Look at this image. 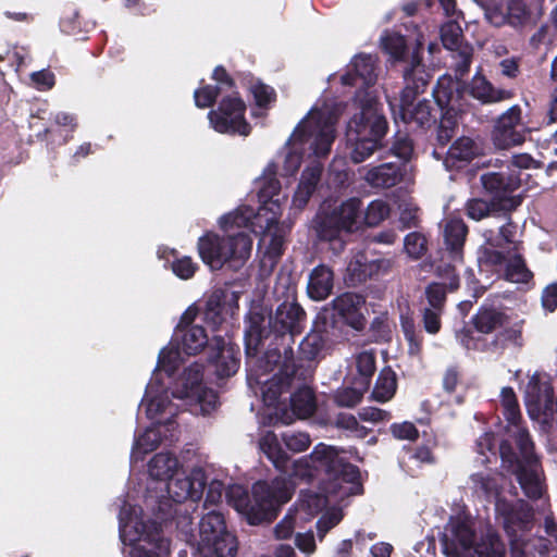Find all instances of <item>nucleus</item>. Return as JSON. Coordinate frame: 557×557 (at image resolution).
Instances as JSON below:
<instances>
[{"instance_id": "obj_1", "label": "nucleus", "mask_w": 557, "mask_h": 557, "mask_svg": "<svg viewBox=\"0 0 557 557\" xmlns=\"http://www.w3.org/2000/svg\"><path fill=\"white\" fill-rule=\"evenodd\" d=\"M306 311L295 301L280 304L274 314L251 310L245 319V354L257 375L274 372L283 360V374L307 375L308 370L290 363L295 335L305 329Z\"/></svg>"}, {"instance_id": "obj_2", "label": "nucleus", "mask_w": 557, "mask_h": 557, "mask_svg": "<svg viewBox=\"0 0 557 557\" xmlns=\"http://www.w3.org/2000/svg\"><path fill=\"white\" fill-rule=\"evenodd\" d=\"M308 476H322L320 492L301 491L300 508L310 516L320 513L329 504L327 495H338L344 483L360 484V470L339 456L338 451L323 443L318 444L304 460Z\"/></svg>"}, {"instance_id": "obj_3", "label": "nucleus", "mask_w": 557, "mask_h": 557, "mask_svg": "<svg viewBox=\"0 0 557 557\" xmlns=\"http://www.w3.org/2000/svg\"><path fill=\"white\" fill-rule=\"evenodd\" d=\"M294 494V486L282 476L270 481L259 480L252 484L251 496L240 486L232 487L227 493L228 503L246 517L250 525L273 522L284 504Z\"/></svg>"}, {"instance_id": "obj_4", "label": "nucleus", "mask_w": 557, "mask_h": 557, "mask_svg": "<svg viewBox=\"0 0 557 557\" xmlns=\"http://www.w3.org/2000/svg\"><path fill=\"white\" fill-rule=\"evenodd\" d=\"M339 337V335L327 326V318H325V313L322 314V318L315 317L311 331L304 337L298 346V357L296 358L293 355L290 358L292 364H296L297 367L300 364L308 370L307 375L300 376L298 373L292 374L289 371H286L287 377H285L283 374V361L278 362L274 370L276 372L271 380L267 382L263 388L262 393L264 400L269 404H274L278 401L282 393L288 389L296 379H311L312 367L310 363L314 361L327 346L333 344Z\"/></svg>"}, {"instance_id": "obj_5", "label": "nucleus", "mask_w": 557, "mask_h": 557, "mask_svg": "<svg viewBox=\"0 0 557 557\" xmlns=\"http://www.w3.org/2000/svg\"><path fill=\"white\" fill-rule=\"evenodd\" d=\"M388 122L376 103L367 101L347 124L346 149L349 160L359 164L383 148Z\"/></svg>"}, {"instance_id": "obj_6", "label": "nucleus", "mask_w": 557, "mask_h": 557, "mask_svg": "<svg viewBox=\"0 0 557 557\" xmlns=\"http://www.w3.org/2000/svg\"><path fill=\"white\" fill-rule=\"evenodd\" d=\"M515 445L519 453L515 450L509 440L500 442L499 455L503 467L516 475L525 496L536 500L543 495V487L537 473L540 460L534 451V443L528 430H521L516 434Z\"/></svg>"}, {"instance_id": "obj_7", "label": "nucleus", "mask_w": 557, "mask_h": 557, "mask_svg": "<svg viewBox=\"0 0 557 557\" xmlns=\"http://www.w3.org/2000/svg\"><path fill=\"white\" fill-rule=\"evenodd\" d=\"M251 250L252 238L245 232L220 236L207 231L197 240L198 255L212 271H219L224 265L234 271L239 270L249 259Z\"/></svg>"}, {"instance_id": "obj_8", "label": "nucleus", "mask_w": 557, "mask_h": 557, "mask_svg": "<svg viewBox=\"0 0 557 557\" xmlns=\"http://www.w3.org/2000/svg\"><path fill=\"white\" fill-rule=\"evenodd\" d=\"M362 201L351 197L332 209H321L312 220V228L320 242H329L334 253L344 251L346 243L343 233L358 228Z\"/></svg>"}, {"instance_id": "obj_9", "label": "nucleus", "mask_w": 557, "mask_h": 557, "mask_svg": "<svg viewBox=\"0 0 557 557\" xmlns=\"http://www.w3.org/2000/svg\"><path fill=\"white\" fill-rule=\"evenodd\" d=\"M544 0H488L484 4L486 20L496 27L508 25L522 30L536 25L543 14Z\"/></svg>"}, {"instance_id": "obj_10", "label": "nucleus", "mask_w": 557, "mask_h": 557, "mask_svg": "<svg viewBox=\"0 0 557 557\" xmlns=\"http://www.w3.org/2000/svg\"><path fill=\"white\" fill-rule=\"evenodd\" d=\"M119 520L120 540L131 546L129 557H160L161 553H170V541L163 536V530L158 523H141V529L134 527V534L129 536L123 510Z\"/></svg>"}, {"instance_id": "obj_11", "label": "nucleus", "mask_w": 557, "mask_h": 557, "mask_svg": "<svg viewBox=\"0 0 557 557\" xmlns=\"http://www.w3.org/2000/svg\"><path fill=\"white\" fill-rule=\"evenodd\" d=\"M247 106L238 91L222 96L215 109L208 112L210 126L220 134L248 136L251 125L246 120Z\"/></svg>"}, {"instance_id": "obj_12", "label": "nucleus", "mask_w": 557, "mask_h": 557, "mask_svg": "<svg viewBox=\"0 0 557 557\" xmlns=\"http://www.w3.org/2000/svg\"><path fill=\"white\" fill-rule=\"evenodd\" d=\"M199 537L203 549L216 557H234L237 554V537L227 530L223 513L211 510L199 522Z\"/></svg>"}, {"instance_id": "obj_13", "label": "nucleus", "mask_w": 557, "mask_h": 557, "mask_svg": "<svg viewBox=\"0 0 557 557\" xmlns=\"http://www.w3.org/2000/svg\"><path fill=\"white\" fill-rule=\"evenodd\" d=\"M480 181L496 210L510 213L522 203L523 197L515 195L522 184L520 172H487L481 175Z\"/></svg>"}, {"instance_id": "obj_14", "label": "nucleus", "mask_w": 557, "mask_h": 557, "mask_svg": "<svg viewBox=\"0 0 557 557\" xmlns=\"http://www.w3.org/2000/svg\"><path fill=\"white\" fill-rule=\"evenodd\" d=\"M363 302L362 296L355 293H344L334 298L330 307L320 310L317 317L322 318V314L325 313L327 326L339 336H342L345 325L356 331H362L366 326V318L360 312Z\"/></svg>"}, {"instance_id": "obj_15", "label": "nucleus", "mask_w": 557, "mask_h": 557, "mask_svg": "<svg viewBox=\"0 0 557 557\" xmlns=\"http://www.w3.org/2000/svg\"><path fill=\"white\" fill-rule=\"evenodd\" d=\"M425 90L420 86H405L400 92L397 116L413 129L426 131L436 124L435 109L428 99L417 100Z\"/></svg>"}, {"instance_id": "obj_16", "label": "nucleus", "mask_w": 557, "mask_h": 557, "mask_svg": "<svg viewBox=\"0 0 557 557\" xmlns=\"http://www.w3.org/2000/svg\"><path fill=\"white\" fill-rule=\"evenodd\" d=\"M525 324L524 319H516L498 330L490 343L481 337L474 338L471 330H463L461 333V344L467 349L481 350V351H500L503 352L509 344L515 347L521 348L523 346V327Z\"/></svg>"}, {"instance_id": "obj_17", "label": "nucleus", "mask_w": 557, "mask_h": 557, "mask_svg": "<svg viewBox=\"0 0 557 557\" xmlns=\"http://www.w3.org/2000/svg\"><path fill=\"white\" fill-rule=\"evenodd\" d=\"M527 128L522 123L521 107L515 104L506 110L495 121L491 139L495 148L509 149L519 146L525 140Z\"/></svg>"}, {"instance_id": "obj_18", "label": "nucleus", "mask_w": 557, "mask_h": 557, "mask_svg": "<svg viewBox=\"0 0 557 557\" xmlns=\"http://www.w3.org/2000/svg\"><path fill=\"white\" fill-rule=\"evenodd\" d=\"M208 362L219 379L234 375L240 364L239 346L222 336H213L209 345Z\"/></svg>"}, {"instance_id": "obj_19", "label": "nucleus", "mask_w": 557, "mask_h": 557, "mask_svg": "<svg viewBox=\"0 0 557 557\" xmlns=\"http://www.w3.org/2000/svg\"><path fill=\"white\" fill-rule=\"evenodd\" d=\"M507 310L500 296L487 297L472 315L471 324L480 334H492L509 323Z\"/></svg>"}, {"instance_id": "obj_20", "label": "nucleus", "mask_w": 557, "mask_h": 557, "mask_svg": "<svg viewBox=\"0 0 557 557\" xmlns=\"http://www.w3.org/2000/svg\"><path fill=\"white\" fill-rule=\"evenodd\" d=\"M524 397L530 413L536 411L546 419H554L555 391L550 383L533 375L527 384Z\"/></svg>"}, {"instance_id": "obj_21", "label": "nucleus", "mask_w": 557, "mask_h": 557, "mask_svg": "<svg viewBox=\"0 0 557 557\" xmlns=\"http://www.w3.org/2000/svg\"><path fill=\"white\" fill-rule=\"evenodd\" d=\"M375 59L371 54L358 53L349 64V70L342 75L344 86L367 88L375 84Z\"/></svg>"}, {"instance_id": "obj_22", "label": "nucleus", "mask_w": 557, "mask_h": 557, "mask_svg": "<svg viewBox=\"0 0 557 557\" xmlns=\"http://www.w3.org/2000/svg\"><path fill=\"white\" fill-rule=\"evenodd\" d=\"M469 233L468 225L461 219H449L443 230V251L446 258L456 263L463 262L465 244Z\"/></svg>"}, {"instance_id": "obj_23", "label": "nucleus", "mask_w": 557, "mask_h": 557, "mask_svg": "<svg viewBox=\"0 0 557 557\" xmlns=\"http://www.w3.org/2000/svg\"><path fill=\"white\" fill-rule=\"evenodd\" d=\"M522 235L523 228H520L510 216L497 231L488 228L483 232L485 245L505 248L508 253L523 250Z\"/></svg>"}, {"instance_id": "obj_24", "label": "nucleus", "mask_w": 557, "mask_h": 557, "mask_svg": "<svg viewBox=\"0 0 557 557\" xmlns=\"http://www.w3.org/2000/svg\"><path fill=\"white\" fill-rule=\"evenodd\" d=\"M532 518L533 515L529 511H510L506 515L504 529L509 537L511 557H529L527 554L528 543L517 534V529L520 531L529 530Z\"/></svg>"}, {"instance_id": "obj_25", "label": "nucleus", "mask_w": 557, "mask_h": 557, "mask_svg": "<svg viewBox=\"0 0 557 557\" xmlns=\"http://www.w3.org/2000/svg\"><path fill=\"white\" fill-rule=\"evenodd\" d=\"M315 129L317 126L312 128L309 122L302 120L295 127L292 137L295 141L305 144L310 137L314 136L312 143L313 153L318 157H325L331 151L332 144L335 139L334 129L329 126L319 129L317 133Z\"/></svg>"}, {"instance_id": "obj_26", "label": "nucleus", "mask_w": 557, "mask_h": 557, "mask_svg": "<svg viewBox=\"0 0 557 557\" xmlns=\"http://www.w3.org/2000/svg\"><path fill=\"white\" fill-rule=\"evenodd\" d=\"M307 381L308 380L296 379L293 382V385L282 393L284 394L289 392L292 388H295V391L290 394L289 403L292 412L298 419H307L312 417L318 408L315 391L313 387L308 385Z\"/></svg>"}, {"instance_id": "obj_27", "label": "nucleus", "mask_w": 557, "mask_h": 557, "mask_svg": "<svg viewBox=\"0 0 557 557\" xmlns=\"http://www.w3.org/2000/svg\"><path fill=\"white\" fill-rule=\"evenodd\" d=\"M405 175L404 164L385 162L367 170L363 180L375 189H389L398 185Z\"/></svg>"}, {"instance_id": "obj_28", "label": "nucleus", "mask_w": 557, "mask_h": 557, "mask_svg": "<svg viewBox=\"0 0 557 557\" xmlns=\"http://www.w3.org/2000/svg\"><path fill=\"white\" fill-rule=\"evenodd\" d=\"M482 154L481 146L469 136H460L451 143L446 151L445 164L451 168H462Z\"/></svg>"}, {"instance_id": "obj_29", "label": "nucleus", "mask_w": 557, "mask_h": 557, "mask_svg": "<svg viewBox=\"0 0 557 557\" xmlns=\"http://www.w3.org/2000/svg\"><path fill=\"white\" fill-rule=\"evenodd\" d=\"M387 267V260H368L364 255H359L348 263L346 280L350 285L356 286L386 271Z\"/></svg>"}, {"instance_id": "obj_30", "label": "nucleus", "mask_w": 557, "mask_h": 557, "mask_svg": "<svg viewBox=\"0 0 557 557\" xmlns=\"http://www.w3.org/2000/svg\"><path fill=\"white\" fill-rule=\"evenodd\" d=\"M334 272L326 264H319L309 274L307 293L313 300H324L333 292Z\"/></svg>"}, {"instance_id": "obj_31", "label": "nucleus", "mask_w": 557, "mask_h": 557, "mask_svg": "<svg viewBox=\"0 0 557 557\" xmlns=\"http://www.w3.org/2000/svg\"><path fill=\"white\" fill-rule=\"evenodd\" d=\"M323 168L321 164L307 166L300 176L296 191L293 196V206L302 210L314 194L318 184L321 181Z\"/></svg>"}, {"instance_id": "obj_32", "label": "nucleus", "mask_w": 557, "mask_h": 557, "mask_svg": "<svg viewBox=\"0 0 557 557\" xmlns=\"http://www.w3.org/2000/svg\"><path fill=\"white\" fill-rule=\"evenodd\" d=\"M458 111L457 109H448L441 113L437 125L434 131L435 146L432 154L436 160L443 159V153L437 151V148L444 149L455 137L458 128Z\"/></svg>"}, {"instance_id": "obj_33", "label": "nucleus", "mask_w": 557, "mask_h": 557, "mask_svg": "<svg viewBox=\"0 0 557 557\" xmlns=\"http://www.w3.org/2000/svg\"><path fill=\"white\" fill-rule=\"evenodd\" d=\"M469 94L482 103L500 102L515 96L512 90L495 88L490 81L478 74L474 75L469 85Z\"/></svg>"}, {"instance_id": "obj_34", "label": "nucleus", "mask_w": 557, "mask_h": 557, "mask_svg": "<svg viewBox=\"0 0 557 557\" xmlns=\"http://www.w3.org/2000/svg\"><path fill=\"white\" fill-rule=\"evenodd\" d=\"M451 540L445 544L447 554L458 555L459 550H468L473 547L475 532L471 525L460 518L450 519Z\"/></svg>"}, {"instance_id": "obj_35", "label": "nucleus", "mask_w": 557, "mask_h": 557, "mask_svg": "<svg viewBox=\"0 0 557 557\" xmlns=\"http://www.w3.org/2000/svg\"><path fill=\"white\" fill-rule=\"evenodd\" d=\"M281 191V182L275 175V172H271L270 174H264L259 181V190H258V200L261 203L260 210L269 209L272 211L273 216L269 219L270 222H273L277 219V214H280V203L278 200H273L275 196H278Z\"/></svg>"}, {"instance_id": "obj_36", "label": "nucleus", "mask_w": 557, "mask_h": 557, "mask_svg": "<svg viewBox=\"0 0 557 557\" xmlns=\"http://www.w3.org/2000/svg\"><path fill=\"white\" fill-rule=\"evenodd\" d=\"M433 97L441 109V113L448 109H456L455 102H458L461 98L459 82H455L450 77L440 78L433 89Z\"/></svg>"}, {"instance_id": "obj_37", "label": "nucleus", "mask_w": 557, "mask_h": 557, "mask_svg": "<svg viewBox=\"0 0 557 557\" xmlns=\"http://www.w3.org/2000/svg\"><path fill=\"white\" fill-rule=\"evenodd\" d=\"M226 293L223 289L213 290L205 304L203 320L216 330L225 320Z\"/></svg>"}, {"instance_id": "obj_38", "label": "nucleus", "mask_w": 557, "mask_h": 557, "mask_svg": "<svg viewBox=\"0 0 557 557\" xmlns=\"http://www.w3.org/2000/svg\"><path fill=\"white\" fill-rule=\"evenodd\" d=\"M431 78L432 75L425 70L419 50L413 51L408 66L404 70L405 86H420V90H426Z\"/></svg>"}, {"instance_id": "obj_39", "label": "nucleus", "mask_w": 557, "mask_h": 557, "mask_svg": "<svg viewBox=\"0 0 557 557\" xmlns=\"http://www.w3.org/2000/svg\"><path fill=\"white\" fill-rule=\"evenodd\" d=\"M181 336L180 346L183 352L193 356L200 352L209 343L207 332L201 325H193L181 332H176Z\"/></svg>"}, {"instance_id": "obj_40", "label": "nucleus", "mask_w": 557, "mask_h": 557, "mask_svg": "<svg viewBox=\"0 0 557 557\" xmlns=\"http://www.w3.org/2000/svg\"><path fill=\"white\" fill-rule=\"evenodd\" d=\"M397 389V376L391 367H384L376 379L375 385L371 393V398L379 403L391 400Z\"/></svg>"}, {"instance_id": "obj_41", "label": "nucleus", "mask_w": 557, "mask_h": 557, "mask_svg": "<svg viewBox=\"0 0 557 557\" xmlns=\"http://www.w3.org/2000/svg\"><path fill=\"white\" fill-rule=\"evenodd\" d=\"M177 468L178 460L171 453H158L148 463V471L150 476L159 481L171 479Z\"/></svg>"}, {"instance_id": "obj_42", "label": "nucleus", "mask_w": 557, "mask_h": 557, "mask_svg": "<svg viewBox=\"0 0 557 557\" xmlns=\"http://www.w3.org/2000/svg\"><path fill=\"white\" fill-rule=\"evenodd\" d=\"M260 448L277 470L286 471L289 457L283 450L277 436L273 432H268L260 440Z\"/></svg>"}, {"instance_id": "obj_43", "label": "nucleus", "mask_w": 557, "mask_h": 557, "mask_svg": "<svg viewBox=\"0 0 557 557\" xmlns=\"http://www.w3.org/2000/svg\"><path fill=\"white\" fill-rule=\"evenodd\" d=\"M180 507L181 505L175 503L170 495L169 497L162 496L157 500L156 506L152 508L154 520L137 521L134 527L141 529V523L156 522L162 529L163 523L166 524L176 518L181 512Z\"/></svg>"}, {"instance_id": "obj_44", "label": "nucleus", "mask_w": 557, "mask_h": 557, "mask_svg": "<svg viewBox=\"0 0 557 557\" xmlns=\"http://www.w3.org/2000/svg\"><path fill=\"white\" fill-rule=\"evenodd\" d=\"M168 494L173 500L182 505L187 499L195 500L199 497L198 491L194 487V482L188 478H173L168 480Z\"/></svg>"}, {"instance_id": "obj_45", "label": "nucleus", "mask_w": 557, "mask_h": 557, "mask_svg": "<svg viewBox=\"0 0 557 557\" xmlns=\"http://www.w3.org/2000/svg\"><path fill=\"white\" fill-rule=\"evenodd\" d=\"M400 327L404 337L408 343V352L411 356H418L422 351L423 335L417 330L414 319L411 314H400Z\"/></svg>"}, {"instance_id": "obj_46", "label": "nucleus", "mask_w": 557, "mask_h": 557, "mask_svg": "<svg viewBox=\"0 0 557 557\" xmlns=\"http://www.w3.org/2000/svg\"><path fill=\"white\" fill-rule=\"evenodd\" d=\"M510 260L506 263V278L513 283L527 284L533 278V273L527 267L525 260L521 251L511 252Z\"/></svg>"}, {"instance_id": "obj_47", "label": "nucleus", "mask_w": 557, "mask_h": 557, "mask_svg": "<svg viewBox=\"0 0 557 557\" xmlns=\"http://www.w3.org/2000/svg\"><path fill=\"white\" fill-rule=\"evenodd\" d=\"M465 36L458 22L449 21L441 27V40L447 50L453 52L460 50L465 46H471L463 41Z\"/></svg>"}, {"instance_id": "obj_48", "label": "nucleus", "mask_w": 557, "mask_h": 557, "mask_svg": "<svg viewBox=\"0 0 557 557\" xmlns=\"http://www.w3.org/2000/svg\"><path fill=\"white\" fill-rule=\"evenodd\" d=\"M356 368L358 375L354 379L352 384H361L362 388L369 389L376 370L375 356L368 351L360 352L356 359Z\"/></svg>"}, {"instance_id": "obj_49", "label": "nucleus", "mask_w": 557, "mask_h": 557, "mask_svg": "<svg viewBox=\"0 0 557 557\" xmlns=\"http://www.w3.org/2000/svg\"><path fill=\"white\" fill-rule=\"evenodd\" d=\"M499 249L487 245L480 247L478 262L481 271H497L506 264L507 256Z\"/></svg>"}, {"instance_id": "obj_50", "label": "nucleus", "mask_w": 557, "mask_h": 557, "mask_svg": "<svg viewBox=\"0 0 557 557\" xmlns=\"http://www.w3.org/2000/svg\"><path fill=\"white\" fill-rule=\"evenodd\" d=\"M203 372L205 367L199 362H194L187 367L183 372V397H189V395L197 393L203 387Z\"/></svg>"}, {"instance_id": "obj_51", "label": "nucleus", "mask_w": 557, "mask_h": 557, "mask_svg": "<svg viewBox=\"0 0 557 557\" xmlns=\"http://www.w3.org/2000/svg\"><path fill=\"white\" fill-rule=\"evenodd\" d=\"M171 255L173 260L170 268L174 275L184 281L193 278L199 270L198 263L189 256H180L175 249H172Z\"/></svg>"}, {"instance_id": "obj_52", "label": "nucleus", "mask_w": 557, "mask_h": 557, "mask_svg": "<svg viewBox=\"0 0 557 557\" xmlns=\"http://www.w3.org/2000/svg\"><path fill=\"white\" fill-rule=\"evenodd\" d=\"M448 288L446 284L431 282L425 286L424 296L428 302L425 308L445 311Z\"/></svg>"}, {"instance_id": "obj_53", "label": "nucleus", "mask_w": 557, "mask_h": 557, "mask_svg": "<svg viewBox=\"0 0 557 557\" xmlns=\"http://www.w3.org/2000/svg\"><path fill=\"white\" fill-rule=\"evenodd\" d=\"M389 205L384 200L376 199L368 205L364 211L363 222L370 227L377 226L389 216Z\"/></svg>"}, {"instance_id": "obj_54", "label": "nucleus", "mask_w": 557, "mask_h": 557, "mask_svg": "<svg viewBox=\"0 0 557 557\" xmlns=\"http://www.w3.org/2000/svg\"><path fill=\"white\" fill-rule=\"evenodd\" d=\"M381 45L383 51L389 54L395 61H403L407 54L406 40L401 35L386 34L381 38Z\"/></svg>"}, {"instance_id": "obj_55", "label": "nucleus", "mask_w": 557, "mask_h": 557, "mask_svg": "<svg viewBox=\"0 0 557 557\" xmlns=\"http://www.w3.org/2000/svg\"><path fill=\"white\" fill-rule=\"evenodd\" d=\"M368 388H362L361 384H352L350 387L338 389L334 395V401L338 407L352 408L357 406Z\"/></svg>"}, {"instance_id": "obj_56", "label": "nucleus", "mask_w": 557, "mask_h": 557, "mask_svg": "<svg viewBox=\"0 0 557 557\" xmlns=\"http://www.w3.org/2000/svg\"><path fill=\"white\" fill-rule=\"evenodd\" d=\"M249 91L258 108L267 109L271 103L276 101V92L274 88L259 79L251 83Z\"/></svg>"}, {"instance_id": "obj_57", "label": "nucleus", "mask_w": 557, "mask_h": 557, "mask_svg": "<svg viewBox=\"0 0 557 557\" xmlns=\"http://www.w3.org/2000/svg\"><path fill=\"white\" fill-rule=\"evenodd\" d=\"M284 252V239L282 236L273 235L261 257L262 268L273 269Z\"/></svg>"}, {"instance_id": "obj_58", "label": "nucleus", "mask_w": 557, "mask_h": 557, "mask_svg": "<svg viewBox=\"0 0 557 557\" xmlns=\"http://www.w3.org/2000/svg\"><path fill=\"white\" fill-rule=\"evenodd\" d=\"M465 211L469 219L474 221H481L493 211H497L493 205V201H486L481 198H471L465 205Z\"/></svg>"}, {"instance_id": "obj_59", "label": "nucleus", "mask_w": 557, "mask_h": 557, "mask_svg": "<svg viewBox=\"0 0 557 557\" xmlns=\"http://www.w3.org/2000/svg\"><path fill=\"white\" fill-rule=\"evenodd\" d=\"M404 247L410 258L418 260L428 251V239L420 232H411L405 236Z\"/></svg>"}, {"instance_id": "obj_60", "label": "nucleus", "mask_w": 557, "mask_h": 557, "mask_svg": "<svg viewBox=\"0 0 557 557\" xmlns=\"http://www.w3.org/2000/svg\"><path fill=\"white\" fill-rule=\"evenodd\" d=\"M219 97H222L220 86L206 85L194 91L195 104L199 109L212 108Z\"/></svg>"}, {"instance_id": "obj_61", "label": "nucleus", "mask_w": 557, "mask_h": 557, "mask_svg": "<svg viewBox=\"0 0 557 557\" xmlns=\"http://www.w3.org/2000/svg\"><path fill=\"white\" fill-rule=\"evenodd\" d=\"M454 73L458 79H461L469 74L473 58V47L465 46L458 51L454 52Z\"/></svg>"}, {"instance_id": "obj_62", "label": "nucleus", "mask_w": 557, "mask_h": 557, "mask_svg": "<svg viewBox=\"0 0 557 557\" xmlns=\"http://www.w3.org/2000/svg\"><path fill=\"white\" fill-rule=\"evenodd\" d=\"M389 153L408 162L413 153V141L408 135H395Z\"/></svg>"}, {"instance_id": "obj_63", "label": "nucleus", "mask_w": 557, "mask_h": 557, "mask_svg": "<svg viewBox=\"0 0 557 557\" xmlns=\"http://www.w3.org/2000/svg\"><path fill=\"white\" fill-rule=\"evenodd\" d=\"M281 437L286 448L294 453H301L311 444L309 434L305 432H284Z\"/></svg>"}, {"instance_id": "obj_64", "label": "nucleus", "mask_w": 557, "mask_h": 557, "mask_svg": "<svg viewBox=\"0 0 557 557\" xmlns=\"http://www.w3.org/2000/svg\"><path fill=\"white\" fill-rule=\"evenodd\" d=\"M189 397H195L198 400L201 411L205 414H209L214 411L219 404L218 393L206 386L201 387L197 393L189 395Z\"/></svg>"}]
</instances>
